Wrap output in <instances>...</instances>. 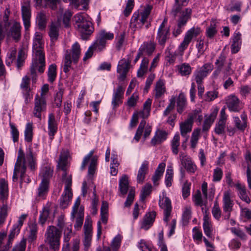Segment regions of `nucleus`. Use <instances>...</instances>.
Wrapping results in <instances>:
<instances>
[{
  "label": "nucleus",
  "mask_w": 251,
  "mask_h": 251,
  "mask_svg": "<svg viewBox=\"0 0 251 251\" xmlns=\"http://www.w3.org/2000/svg\"><path fill=\"white\" fill-rule=\"evenodd\" d=\"M50 205L47 204L44 206L42 210L40 212L39 218V223L43 226L45 223L50 218Z\"/></svg>",
  "instance_id": "obj_26"
},
{
  "label": "nucleus",
  "mask_w": 251,
  "mask_h": 251,
  "mask_svg": "<svg viewBox=\"0 0 251 251\" xmlns=\"http://www.w3.org/2000/svg\"><path fill=\"white\" fill-rule=\"evenodd\" d=\"M149 169V163L145 161L139 168L137 176V182L138 183H142L145 178L146 175L148 173Z\"/></svg>",
  "instance_id": "obj_25"
},
{
  "label": "nucleus",
  "mask_w": 251,
  "mask_h": 251,
  "mask_svg": "<svg viewBox=\"0 0 251 251\" xmlns=\"http://www.w3.org/2000/svg\"><path fill=\"white\" fill-rule=\"evenodd\" d=\"M91 46L95 50L99 52L102 51L105 47V44L102 43V41H100L98 37H97L95 42Z\"/></svg>",
  "instance_id": "obj_62"
},
{
  "label": "nucleus",
  "mask_w": 251,
  "mask_h": 251,
  "mask_svg": "<svg viewBox=\"0 0 251 251\" xmlns=\"http://www.w3.org/2000/svg\"><path fill=\"white\" fill-rule=\"evenodd\" d=\"M8 194V182L4 179L1 178L0 179V199L2 202L7 201Z\"/></svg>",
  "instance_id": "obj_21"
},
{
  "label": "nucleus",
  "mask_w": 251,
  "mask_h": 251,
  "mask_svg": "<svg viewBox=\"0 0 251 251\" xmlns=\"http://www.w3.org/2000/svg\"><path fill=\"white\" fill-rule=\"evenodd\" d=\"M9 126L11 128V134L12 135L13 141L14 142H17L19 140V131L13 124L10 123Z\"/></svg>",
  "instance_id": "obj_58"
},
{
  "label": "nucleus",
  "mask_w": 251,
  "mask_h": 251,
  "mask_svg": "<svg viewBox=\"0 0 251 251\" xmlns=\"http://www.w3.org/2000/svg\"><path fill=\"white\" fill-rule=\"evenodd\" d=\"M125 91V88L121 85L118 86L116 91L114 92L112 105H113V108H116L122 103V99L123 98L124 94Z\"/></svg>",
  "instance_id": "obj_16"
},
{
  "label": "nucleus",
  "mask_w": 251,
  "mask_h": 251,
  "mask_svg": "<svg viewBox=\"0 0 251 251\" xmlns=\"http://www.w3.org/2000/svg\"><path fill=\"white\" fill-rule=\"evenodd\" d=\"M156 215V213L154 211L147 213L144 217L141 227L145 230H148L152 225Z\"/></svg>",
  "instance_id": "obj_17"
},
{
  "label": "nucleus",
  "mask_w": 251,
  "mask_h": 251,
  "mask_svg": "<svg viewBox=\"0 0 251 251\" xmlns=\"http://www.w3.org/2000/svg\"><path fill=\"white\" fill-rule=\"evenodd\" d=\"M133 52H132L129 55H128L127 60L125 58H124L119 61L117 70L118 73H121V72H128L131 60L133 56Z\"/></svg>",
  "instance_id": "obj_19"
},
{
  "label": "nucleus",
  "mask_w": 251,
  "mask_h": 251,
  "mask_svg": "<svg viewBox=\"0 0 251 251\" xmlns=\"http://www.w3.org/2000/svg\"><path fill=\"white\" fill-rule=\"evenodd\" d=\"M33 136V127L32 124L28 123L26 125L25 131V140L27 142H31L32 140Z\"/></svg>",
  "instance_id": "obj_48"
},
{
  "label": "nucleus",
  "mask_w": 251,
  "mask_h": 251,
  "mask_svg": "<svg viewBox=\"0 0 251 251\" xmlns=\"http://www.w3.org/2000/svg\"><path fill=\"white\" fill-rule=\"evenodd\" d=\"M217 21L216 19H212L210 22V26L206 29V35L209 38H213L217 33V31L216 29Z\"/></svg>",
  "instance_id": "obj_41"
},
{
  "label": "nucleus",
  "mask_w": 251,
  "mask_h": 251,
  "mask_svg": "<svg viewBox=\"0 0 251 251\" xmlns=\"http://www.w3.org/2000/svg\"><path fill=\"white\" fill-rule=\"evenodd\" d=\"M177 111L181 113L184 110L186 104V99L183 93L179 94L177 99Z\"/></svg>",
  "instance_id": "obj_39"
},
{
  "label": "nucleus",
  "mask_w": 251,
  "mask_h": 251,
  "mask_svg": "<svg viewBox=\"0 0 251 251\" xmlns=\"http://www.w3.org/2000/svg\"><path fill=\"white\" fill-rule=\"evenodd\" d=\"M168 133L164 130H157L154 136L152 138L151 143L152 146H155L165 141L167 137Z\"/></svg>",
  "instance_id": "obj_22"
},
{
  "label": "nucleus",
  "mask_w": 251,
  "mask_h": 251,
  "mask_svg": "<svg viewBox=\"0 0 251 251\" xmlns=\"http://www.w3.org/2000/svg\"><path fill=\"white\" fill-rule=\"evenodd\" d=\"M203 228L205 235L208 237H210L212 231V225L208 215H204Z\"/></svg>",
  "instance_id": "obj_35"
},
{
  "label": "nucleus",
  "mask_w": 251,
  "mask_h": 251,
  "mask_svg": "<svg viewBox=\"0 0 251 251\" xmlns=\"http://www.w3.org/2000/svg\"><path fill=\"white\" fill-rule=\"evenodd\" d=\"M200 131L201 129H197L194 130L192 133L191 139V147L193 149H195L196 147Z\"/></svg>",
  "instance_id": "obj_55"
},
{
  "label": "nucleus",
  "mask_w": 251,
  "mask_h": 251,
  "mask_svg": "<svg viewBox=\"0 0 251 251\" xmlns=\"http://www.w3.org/2000/svg\"><path fill=\"white\" fill-rule=\"evenodd\" d=\"M36 23L40 30H42L45 28L47 24V19L46 14L44 12H40L37 14Z\"/></svg>",
  "instance_id": "obj_36"
},
{
  "label": "nucleus",
  "mask_w": 251,
  "mask_h": 251,
  "mask_svg": "<svg viewBox=\"0 0 251 251\" xmlns=\"http://www.w3.org/2000/svg\"><path fill=\"white\" fill-rule=\"evenodd\" d=\"M48 80L53 83L56 77V65L54 64L50 65L48 69Z\"/></svg>",
  "instance_id": "obj_49"
},
{
  "label": "nucleus",
  "mask_w": 251,
  "mask_h": 251,
  "mask_svg": "<svg viewBox=\"0 0 251 251\" xmlns=\"http://www.w3.org/2000/svg\"><path fill=\"white\" fill-rule=\"evenodd\" d=\"M62 231L56 226H49L45 233V242L53 251H58L60 248V239Z\"/></svg>",
  "instance_id": "obj_2"
},
{
  "label": "nucleus",
  "mask_w": 251,
  "mask_h": 251,
  "mask_svg": "<svg viewBox=\"0 0 251 251\" xmlns=\"http://www.w3.org/2000/svg\"><path fill=\"white\" fill-rule=\"evenodd\" d=\"M192 125L193 123L188 119L180 125L181 135L183 137H186L187 133L192 130Z\"/></svg>",
  "instance_id": "obj_40"
},
{
  "label": "nucleus",
  "mask_w": 251,
  "mask_h": 251,
  "mask_svg": "<svg viewBox=\"0 0 251 251\" xmlns=\"http://www.w3.org/2000/svg\"><path fill=\"white\" fill-rule=\"evenodd\" d=\"M48 134L52 139L57 130V123L53 114L50 113L49 115L48 119Z\"/></svg>",
  "instance_id": "obj_18"
},
{
  "label": "nucleus",
  "mask_w": 251,
  "mask_h": 251,
  "mask_svg": "<svg viewBox=\"0 0 251 251\" xmlns=\"http://www.w3.org/2000/svg\"><path fill=\"white\" fill-rule=\"evenodd\" d=\"M226 122L224 120H219L215 128V132L217 134H222L225 132Z\"/></svg>",
  "instance_id": "obj_59"
},
{
  "label": "nucleus",
  "mask_w": 251,
  "mask_h": 251,
  "mask_svg": "<svg viewBox=\"0 0 251 251\" xmlns=\"http://www.w3.org/2000/svg\"><path fill=\"white\" fill-rule=\"evenodd\" d=\"M73 197L71 191L64 190L60 200V205L62 208L67 207Z\"/></svg>",
  "instance_id": "obj_30"
},
{
  "label": "nucleus",
  "mask_w": 251,
  "mask_h": 251,
  "mask_svg": "<svg viewBox=\"0 0 251 251\" xmlns=\"http://www.w3.org/2000/svg\"><path fill=\"white\" fill-rule=\"evenodd\" d=\"M242 120L239 117H234V121L236 127L239 130H244L247 126V116L244 114L241 116Z\"/></svg>",
  "instance_id": "obj_37"
},
{
  "label": "nucleus",
  "mask_w": 251,
  "mask_h": 251,
  "mask_svg": "<svg viewBox=\"0 0 251 251\" xmlns=\"http://www.w3.org/2000/svg\"><path fill=\"white\" fill-rule=\"evenodd\" d=\"M159 207L164 210V221L168 224L172 210L171 201L168 197H165L159 201Z\"/></svg>",
  "instance_id": "obj_11"
},
{
  "label": "nucleus",
  "mask_w": 251,
  "mask_h": 251,
  "mask_svg": "<svg viewBox=\"0 0 251 251\" xmlns=\"http://www.w3.org/2000/svg\"><path fill=\"white\" fill-rule=\"evenodd\" d=\"M60 24L58 22L51 23L49 32L50 41L53 44L58 38Z\"/></svg>",
  "instance_id": "obj_20"
},
{
  "label": "nucleus",
  "mask_w": 251,
  "mask_h": 251,
  "mask_svg": "<svg viewBox=\"0 0 251 251\" xmlns=\"http://www.w3.org/2000/svg\"><path fill=\"white\" fill-rule=\"evenodd\" d=\"M235 186L239 191L240 198L243 201L248 203H249L251 202V200L247 195L246 189L245 185H243L240 183H237Z\"/></svg>",
  "instance_id": "obj_33"
},
{
  "label": "nucleus",
  "mask_w": 251,
  "mask_h": 251,
  "mask_svg": "<svg viewBox=\"0 0 251 251\" xmlns=\"http://www.w3.org/2000/svg\"><path fill=\"white\" fill-rule=\"evenodd\" d=\"M22 226L21 221H18L17 224L13 225L10 233L8 236V240L6 245L2 246L3 239L6 237L7 234L5 232H1L0 233V251H8L10 248V245L16 235H17L20 231Z\"/></svg>",
  "instance_id": "obj_5"
},
{
  "label": "nucleus",
  "mask_w": 251,
  "mask_h": 251,
  "mask_svg": "<svg viewBox=\"0 0 251 251\" xmlns=\"http://www.w3.org/2000/svg\"><path fill=\"white\" fill-rule=\"evenodd\" d=\"M193 201L197 206H202L203 205V202L200 190H197L196 194L193 196Z\"/></svg>",
  "instance_id": "obj_61"
},
{
  "label": "nucleus",
  "mask_w": 251,
  "mask_h": 251,
  "mask_svg": "<svg viewBox=\"0 0 251 251\" xmlns=\"http://www.w3.org/2000/svg\"><path fill=\"white\" fill-rule=\"evenodd\" d=\"M94 153V151H91L83 159V162L81 166V169L84 170L88 162L91 160L90 164L88 168V174L89 175H93L95 172L96 166L97 165L98 156H93Z\"/></svg>",
  "instance_id": "obj_8"
},
{
  "label": "nucleus",
  "mask_w": 251,
  "mask_h": 251,
  "mask_svg": "<svg viewBox=\"0 0 251 251\" xmlns=\"http://www.w3.org/2000/svg\"><path fill=\"white\" fill-rule=\"evenodd\" d=\"M22 17L24 26L26 30H27L30 26L31 9L29 1L24 2L22 6Z\"/></svg>",
  "instance_id": "obj_12"
},
{
  "label": "nucleus",
  "mask_w": 251,
  "mask_h": 251,
  "mask_svg": "<svg viewBox=\"0 0 251 251\" xmlns=\"http://www.w3.org/2000/svg\"><path fill=\"white\" fill-rule=\"evenodd\" d=\"M149 60L147 57H144L137 72V76L142 77L146 73Z\"/></svg>",
  "instance_id": "obj_47"
},
{
  "label": "nucleus",
  "mask_w": 251,
  "mask_h": 251,
  "mask_svg": "<svg viewBox=\"0 0 251 251\" xmlns=\"http://www.w3.org/2000/svg\"><path fill=\"white\" fill-rule=\"evenodd\" d=\"M26 163H28L31 170H33L35 169V159L32 152L30 151L29 153L26 154V157H25L24 151L20 148L18 151V155L14 170L13 176V180L14 181L18 179V174H20V177L22 180L24 179V174L26 171Z\"/></svg>",
  "instance_id": "obj_1"
},
{
  "label": "nucleus",
  "mask_w": 251,
  "mask_h": 251,
  "mask_svg": "<svg viewBox=\"0 0 251 251\" xmlns=\"http://www.w3.org/2000/svg\"><path fill=\"white\" fill-rule=\"evenodd\" d=\"M213 69V65L210 63L204 64L198 68L194 72L193 76L197 83H202L203 79Z\"/></svg>",
  "instance_id": "obj_7"
},
{
  "label": "nucleus",
  "mask_w": 251,
  "mask_h": 251,
  "mask_svg": "<svg viewBox=\"0 0 251 251\" xmlns=\"http://www.w3.org/2000/svg\"><path fill=\"white\" fill-rule=\"evenodd\" d=\"M192 14V9L190 8H186L181 13V16L178 20V25L179 26H184L189 19L191 18Z\"/></svg>",
  "instance_id": "obj_28"
},
{
  "label": "nucleus",
  "mask_w": 251,
  "mask_h": 251,
  "mask_svg": "<svg viewBox=\"0 0 251 251\" xmlns=\"http://www.w3.org/2000/svg\"><path fill=\"white\" fill-rule=\"evenodd\" d=\"M152 6L147 5L145 7L144 10L139 13L138 11L135 12L131 19V24L135 28H141L148 19Z\"/></svg>",
  "instance_id": "obj_4"
},
{
  "label": "nucleus",
  "mask_w": 251,
  "mask_h": 251,
  "mask_svg": "<svg viewBox=\"0 0 251 251\" xmlns=\"http://www.w3.org/2000/svg\"><path fill=\"white\" fill-rule=\"evenodd\" d=\"M212 213L214 217L219 220L221 216V211L219 206L218 201H216L214 202V205L212 209Z\"/></svg>",
  "instance_id": "obj_60"
},
{
  "label": "nucleus",
  "mask_w": 251,
  "mask_h": 251,
  "mask_svg": "<svg viewBox=\"0 0 251 251\" xmlns=\"http://www.w3.org/2000/svg\"><path fill=\"white\" fill-rule=\"evenodd\" d=\"M71 52V57L73 59V63L76 64L78 62L81 53V48L79 43L75 42L72 46L70 50H68Z\"/></svg>",
  "instance_id": "obj_24"
},
{
  "label": "nucleus",
  "mask_w": 251,
  "mask_h": 251,
  "mask_svg": "<svg viewBox=\"0 0 251 251\" xmlns=\"http://www.w3.org/2000/svg\"><path fill=\"white\" fill-rule=\"evenodd\" d=\"M154 91V97L156 99L160 98L165 94L166 88L162 80L160 79L156 82Z\"/></svg>",
  "instance_id": "obj_31"
},
{
  "label": "nucleus",
  "mask_w": 251,
  "mask_h": 251,
  "mask_svg": "<svg viewBox=\"0 0 251 251\" xmlns=\"http://www.w3.org/2000/svg\"><path fill=\"white\" fill-rule=\"evenodd\" d=\"M146 125V121L142 120L139 124V126L137 129L136 134L134 136V139L138 142L139 141L141 136L142 134L144 128Z\"/></svg>",
  "instance_id": "obj_57"
},
{
  "label": "nucleus",
  "mask_w": 251,
  "mask_h": 251,
  "mask_svg": "<svg viewBox=\"0 0 251 251\" xmlns=\"http://www.w3.org/2000/svg\"><path fill=\"white\" fill-rule=\"evenodd\" d=\"M46 98H40L38 95H37L34 100V107L33 112L34 116L41 120V113L46 111Z\"/></svg>",
  "instance_id": "obj_9"
},
{
  "label": "nucleus",
  "mask_w": 251,
  "mask_h": 251,
  "mask_svg": "<svg viewBox=\"0 0 251 251\" xmlns=\"http://www.w3.org/2000/svg\"><path fill=\"white\" fill-rule=\"evenodd\" d=\"M49 182L47 181H41V183L38 188V195L40 197H44L45 195L47 193L49 190Z\"/></svg>",
  "instance_id": "obj_50"
},
{
  "label": "nucleus",
  "mask_w": 251,
  "mask_h": 251,
  "mask_svg": "<svg viewBox=\"0 0 251 251\" xmlns=\"http://www.w3.org/2000/svg\"><path fill=\"white\" fill-rule=\"evenodd\" d=\"M129 188V180L127 175H123L119 180V190L120 194L122 196H125L128 191Z\"/></svg>",
  "instance_id": "obj_23"
},
{
  "label": "nucleus",
  "mask_w": 251,
  "mask_h": 251,
  "mask_svg": "<svg viewBox=\"0 0 251 251\" xmlns=\"http://www.w3.org/2000/svg\"><path fill=\"white\" fill-rule=\"evenodd\" d=\"M42 35L40 32H36L33 40V50L37 57H39L41 66L39 69L40 72L44 71L45 66V54L41 47Z\"/></svg>",
  "instance_id": "obj_6"
},
{
  "label": "nucleus",
  "mask_w": 251,
  "mask_h": 251,
  "mask_svg": "<svg viewBox=\"0 0 251 251\" xmlns=\"http://www.w3.org/2000/svg\"><path fill=\"white\" fill-rule=\"evenodd\" d=\"M217 114V112H213L205 119L202 126L203 131H206L209 129L216 117Z\"/></svg>",
  "instance_id": "obj_38"
},
{
  "label": "nucleus",
  "mask_w": 251,
  "mask_h": 251,
  "mask_svg": "<svg viewBox=\"0 0 251 251\" xmlns=\"http://www.w3.org/2000/svg\"><path fill=\"white\" fill-rule=\"evenodd\" d=\"M152 186L150 184H146L142 188L140 194V200L141 201H144L146 197L148 196L151 191Z\"/></svg>",
  "instance_id": "obj_52"
},
{
  "label": "nucleus",
  "mask_w": 251,
  "mask_h": 251,
  "mask_svg": "<svg viewBox=\"0 0 251 251\" xmlns=\"http://www.w3.org/2000/svg\"><path fill=\"white\" fill-rule=\"evenodd\" d=\"M83 228L85 236L92 237V220L89 216H87L85 219Z\"/></svg>",
  "instance_id": "obj_42"
},
{
  "label": "nucleus",
  "mask_w": 251,
  "mask_h": 251,
  "mask_svg": "<svg viewBox=\"0 0 251 251\" xmlns=\"http://www.w3.org/2000/svg\"><path fill=\"white\" fill-rule=\"evenodd\" d=\"M91 46L95 50L99 52L102 51L105 47V44L102 43V41H100L98 37H97L95 42Z\"/></svg>",
  "instance_id": "obj_63"
},
{
  "label": "nucleus",
  "mask_w": 251,
  "mask_h": 251,
  "mask_svg": "<svg viewBox=\"0 0 251 251\" xmlns=\"http://www.w3.org/2000/svg\"><path fill=\"white\" fill-rule=\"evenodd\" d=\"M167 20L164 19L160 25L156 36V39L159 45L164 46L167 40L169 39L170 37V29L166 28L165 25Z\"/></svg>",
  "instance_id": "obj_10"
},
{
  "label": "nucleus",
  "mask_w": 251,
  "mask_h": 251,
  "mask_svg": "<svg viewBox=\"0 0 251 251\" xmlns=\"http://www.w3.org/2000/svg\"><path fill=\"white\" fill-rule=\"evenodd\" d=\"M84 217V208L82 206L79 207L77 213V217L76 219L75 224L74 225L75 229L78 230L81 227L83 224Z\"/></svg>",
  "instance_id": "obj_43"
},
{
  "label": "nucleus",
  "mask_w": 251,
  "mask_h": 251,
  "mask_svg": "<svg viewBox=\"0 0 251 251\" xmlns=\"http://www.w3.org/2000/svg\"><path fill=\"white\" fill-rule=\"evenodd\" d=\"M179 158L182 165L187 172L194 173L197 170V166L192 162L190 157L184 152H180Z\"/></svg>",
  "instance_id": "obj_13"
},
{
  "label": "nucleus",
  "mask_w": 251,
  "mask_h": 251,
  "mask_svg": "<svg viewBox=\"0 0 251 251\" xmlns=\"http://www.w3.org/2000/svg\"><path fill=\"white\" fill-rule=\"evenodd\" d=\"M73 61V59L71 57V52L68 50H66L64 58V67H63V71L65 73H67L72 68V64Z\"/></svg>",
  "instance_id": "obj_34"
},
{
  "label": "nucleus",
  "mask_w": 251,
  "mask_h": 251,
  "mask_svg": "<svg viewBox=\"0 0 251 251\" xmlns=\"http://www.w3.org/2000/svg\"><path fill=\"white\" fill-rule=\"evenodd\" d=\"M223 210L224 212H231L233 206V202L231 200L230 194L226 192L224 193L223 198Z\"/></svg>",
  "instance_id": "obj_29"
},
{
  "label": "nucleus",
  "mask_w": 251,
  "mask_h": 251,
  "mask_svg": "<svg viewBox=\"0 0 251 251\" xmlns=\"http://www.w3.org/2000/svg\"><path fill=\"white\" fill-rule=\"evenodd\" d=\"M121 237L119 236H116L112 240L111 248L112 251H117L121 245Z\"/></svg>",
  "instance_id": "obj_64"
},
{
  "label": "nucleus",
  "mask_w": 251,
  "mask_h": 251,
  "mask_svg": "<svg viewBox=\"0 0 251 251\" xmlns=\"http://www.w3.org/2000/svg\"><path fill=\"white\" fill-rule=\"evenodd\" d=\"M180 137L178 134H176L171 141V149L172 152L175 154H177L178 152V147L180 145Z\"/></svg>",
  "instance_id": "obj_46"
},
{
  "label": "nucleus",
  "mask_w": 251,
  "mask_h": 251,
  "mask_svg": "<svg viewBox=\"0 0 251 251\" xmlns=\"http://www.w3.org/2000/svg\"><path fill=\"white\" fill-rule=\"evenodd\" d=\"M69 152L66 151H63L61 152L59 159L57 162V167L61 169L63 171L62 177L64 178L67 175L66 166L68 163Z\"/></svg>",
  "instance_id": "obj_15"
},
{
  "label": "nucleus",
  "mask_w": 251,
  "mask_h": 251,
  "mask_svg": "<svg viewBox=\"0 0 251 251\" xmlns=\"http://www.w3.org/2000/svg\"><path fill=\"white\" fill-rule=\"evenodd\" d=\"M179 73L182 75H187L191 73V67L188 64L183 63L178 66Z\"/></svg>",
  "instance_id": "obj_53"
},
{
  "label": "nucleus",
  "mask_w": 251,
  "mask_h": 251,
  "mask_svg": "<svg viewBox=\"0 0 251 251\" xmlns=\"http://www.w3.org/2000/svg\"><path fill=\"white\" fill-rule=\"evenodd\" d=\"M154 50L155 46L151 42L144 43L139 49L143 55H151Z\"/></svg>",
  "instance_id": "obj_32"
},
{
  "label": "nucleus",
  "mask_w": 251,
  "mask_h": 251,
  "mask_svg": "<svg viewBox=\"0 0 251 251\" xmlns=\"http://www.w3.org/2000/svg\"><path fill=\"white\" fill-rule=\"evenodd\" d=\"M139 100V96L136 93H134L132 96L129 98L126 102V104L129 107H133L136 106Z\"/></svg>",
  "instance_id": "obj_56"
},
{
  "label": "nucleus",
  "mask_w": 251,
  "mask_h": 251,
  "mask_svg": "<svg viewBox=\"0 0 251 251\" xmlns=\"http://www.w3.org/2000/svg\"><path fill=\"white\" fill-rule=\"evenodd\" d=\"M75 26L80 33L83 40H87L94 31L92 23L81 14L75 17Z\"/></svg>",
  "instance_id": "obj_3"
},
{
  "label": "nucleus",
  "mask_w": 251,
  "mask_h": 251,
  "mask_svg": "<svg viewBox=\"0 0 251 251\" xmlns=\"http://www.w3.org/2000/svg\"><path fill=\"white\" fill-rule=\"evenodd\" d=\"M53 169L50 167L46 166L43 168L41 172L42 179V181L46 180L49 182L50 179L52 176Z\"/></svg>",
  "instance_id": "obj_45"
},
{
  "label": "nucleus",
  "mask_w": 251,
  "mask_h": 251,
  "mask_svg": "<svg viewBox=\"0 0 251 251\" xmlns=\"http://www.w3.org/2000/svg\"><path fill=\"white\" fill-rule=\"evenodd\" d=\"M2 203V206L0 207V225L4 223L7 216L8 206L7 201H4Z\"/></svg>",
  "instance_id": "obj_51"
},
{
  "label": "nucleus",
  "mask_w": 251,
  "mask_h": 251,
  "mask_svg": "<svg viewBox=\"0 0 251 251\" xmlns=\"http://www.w3.org/2000/svg\"><path fill=\"white\" fill-rule=\"evenodd\" d=\"M7 36H11L16 42L19 40L21 37V26L19 23H15L12 25Z\"/></svg>",
  "instance_id": "obj_27"
},
{
  "label": "nucleus",
  "mask_w": 251,
  "mask_h": 251,
  "mask_svg": "<svg viewBox=\"0 0 251 251\" xmlns=\"http://www.w3.org/2000/svg\"><path fill=\"white\" fill-rule=\"evenodd\" d=\"M226 104L230 111L239 112L241 109L240 101L235 95L228 96L226 99Z\"/></svg>",
  "instance_id": "obj_14"
},
{
  "label": "nucleus",
  "mask_w": 251,
  "mask_h": 251,
  "mask_svg": "<svg viewBox=\"0 0 251 251\" xmlns=\"http://www.w3.org/2000/svg\"><path fill=\"white\" fill-rule=\"evenodd\" d=\"M17 53V50L15 48H11L7 53V57L6 59V64L10 66L15 60Z\"/></svg>",
  "instance_id": "obj_54"
},
{
  "label": "nucleus",
  "mask_w": 251,
  "mask_h": 251,
  "mask_svg": "<svg viewBox=\"0 0 251 251\" xmlns=\"http://www.w3.org/2000/svg\"><path fill=\"white\" fill-rule=\"evenodd\" d=\"M151 104V100L148 99L144 103V109L143 111L139 112V116L145 118L149 115Z\"/></svg>",
  "instance_id": "obj_44"
}]
</instances>
